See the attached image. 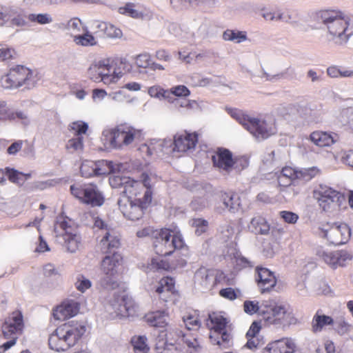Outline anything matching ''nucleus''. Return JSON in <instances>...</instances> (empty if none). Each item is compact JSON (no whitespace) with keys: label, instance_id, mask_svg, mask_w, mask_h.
Segmentation results:
<instances>
[{"label":"nucleus","instance_id":"f257e3e1","mask_svg":"<svg viewBox=\"0 0 353 353\" xmlns=\"http://www.w3.org/2000/svg\"><path fill=\"white\" fill-rule=\"evenodd\" d=\"M316 16L323 25L328 44L343 46L353 36V14L340 10H319Z\"/></svg>","mask_w":353,"mask_h":353},{"label":"nucleus","instance_id":"f03ea898","mask_svg":"<svg viewBox=\"0 0 353 353\" xmlns=\"http://www.w3.org/2000/svg\"><path fill=\"white\" fill-rule=\"evenodd\" d=\"M243 308L248 314L257 313L268 325L286 326L297 322L293 313L285 305L274 299L263 301L260 304L255 301H245Z\"/></svg>","mask_w":353,"mask_h":353},{"label":"nucleus","instance_id":"7ed1b4c3","mask_svg":"<svg viewBox=\"0 0 353 353\" xmlns=\"http://www.w3.org/2000/svg\"><path fill=\"white\" fill-rule=\"evenodd\" d=\"M138 237L151 236L155 253L159 256H168L176 250H181L188 252L181 232L176 230L161 228L153 230L145 228L137 232Z\"/></svg>","mask_w":353,"mask_h":353},{"label":"nucleus","instance_id":"20e7f679","mask_svg":"<svg viewBox=\"0 0 353 353\" xmlns=\"http://www.w3.org/2000/svg\"><path fill=\"white\" fill-rule=\"evenodd\" d=\"M230 115L242 125L257 140H264L276 133L275 121L272 117L259 119L251 117L239 109H228Z\"/></svg>","mask_w":353,"mask_h":353},{"label":"nucleus","instance_id":"39448f33","mask_svg":"<svg viewBox=\"0 0 353 353\" xmlns=\"http://www.w3.org/2000/svg\"><path fill=\"white\" fill-rule=\"evenodd\" d=\"M27 19L40 25L51 23L52 16L48 13L30 14L28 16L23 10L14 6L0 7V27L3 26L24 27L28 24Z\"/></svg>","mask_w":353,"mask_h":353},{"label":"nucleus","instance_id":"423d86ee","mask_svg":"<svg viewBox=\"0 0 353 353\" xmlns=\"http://www.w3.org/2000/svg\"><path fill=\"white\" fill-rule=\"evenodd\" d=\"M88 76L94 82L105 85L117 83L123 76L117 63L111 59H103L92 63L88 69Z\"/></svg>","mask_w":353,"mask_h":353},{"label":"nucleus","instance_id":"0eeeda50","mask_svg":"<svg viewBox=\"0 0 353 353\" xmlns=\"http://www.w3.org/2000/svg\"><path fill=\"white\" fill-rule=\"evenodd\" d=\"M105 141L112 148L120 149L139 141L142 137L141 130L128 124H120L114 128L105 130L102 133Z\"/></svg>","mask_w":353,"mask_h":353},{"label":"nucleus","instance_id":"6e6552de","mask_svg":"<svg viewBox=\"0 0 353 353\" xmlns=\"http://www.w3.org/2000/svg\"><path fill=\"white\" fill-rule=\"evenodd\" d=\"M57 241L70 253H75L81 245V236L72 226L71 220L59 217L54 225Z\"/></svg>","mask_w":353,"mask_h":353},{"label":"nucleus","instance_id":"1a4fd4ad","mask_svg":"<svg viewBox=\"0 0 353 353\" xmlns=\"http://www.w3.org/2000/svg\"><path fill=\"white\" fill-rule=\"evenodd\" d=\"M85 327L83 325L71 327L64 325L59 327L50 336L49 346L55 351H65L73 346L85 333Z\"/></svg>","mask_w":353,"mask_h":353},{"label":"nucleus","instance_id":"9d476101","mask_svg":"<svg viewBox=\"0 0 353 353\" xmlns=\"http://www.w3.org/2000/svg\"><path fill=\"white\" fill-rule=\"evenodd\" d=\"M210 325V340L212 345H217L220 350L231 347L233 345V338L227 328L228 323L226 318L221 314L213 312L209 314Z\"/></svg>","mask_w":353,"mask_h":353},{"label":"nucleus","instance_id":"9b49d317","mask_svg":"<svg viewBox=\"0 0 353 353\" xmlns=\"http://www.w3.org/2000/svg\"><path fill=\"white\" fill-rule=\"evenodd\" d=\"M37 81V79L33 72L23 65L12 68L0 79L1 85L5 89H16L21 86L30 89L35 86Z\"/></svg>","mask_w":353,"mask_h":353},{"label":"nucleus","instance_id":"f8f14e48","mask_svg":"<svg viewBox=\"0 0 353 353\" xmlns=\"http://www.w3.org/2000/svg\"><path fill=\"white\" fill-rule=\"evenodd\" d=\"M314 197L317 200L320 208L328 213L340 210L345 200L340 192L322 184L314 190Z\"/></svg>","mask_w":353,"mask_h":353},{"label":"nucleus","instance_id":"ddd939ff","mask_svg":"<svg viewBox=\"0 0 353 353\" xmlns=\"http://www.w3.org/2000/svg\"><path fill=\"white\" fill-rule=\"evenodd\" d=\"M122 256L114 252L106 256L101 261V270L104 276L101 280V285L107 290H114L119 286L117 276L122 265Z\"/></svg>","mask_w":353,"mask_h":353},{"label":"nucleus","instance_id":"4468645a","mask_svg":"<svg viewBox=\"0 0 353 353\" xmlns=\"http://www.w3.org/2000/svg\"><path fill=\"white\" fill-rule=\"evenodd\" d=\"M152 201V192L145 191L143 199L122 197L118 201V205L123 216L132 221L139 220Z\"/></svg>","mask_w":353,"mask_h":353},{"label":"nucleus","instance_id":"2eb2a0df","mask_svg":"<svg viewBox=\"0 0 353 353\" xmlns=\"http://www.w3.org/2000/svg\"><path fill=\"white\" fill-rule=\"evenodd\" d=\"M123 169V164L103 159L97 161L85 160L81 163L80 171L83 177L90 178L119 173Z\"/></svg>","mask_w":353,"mask_h":353},{"label":"nucleus","instance_id":"dca6fc26","mask_svg":"<svg viewBox=\"0 0 353 353\" xmlns=\"http://www.w3.org/2000/svg\"><path fill=\"white\" fill-rule=\"evenodd\" d=\"M72 194L81 203L92 207L101 206L105 201L104 196L96 185H72L70 186Z\"/></svg>","mask_w":353,"mask_h":353},{"label":"nucleus","instance_id":"f3484780","mask_svg":"<svg viewBox=\"0 0 353 353\" xmlns=\"http://www.w3.org/2000/svg\"><path fill=\"white\" fill-rule=\"evenodd\" d=\"M23 328V316L20 312H14L6 319L2 325V333L5 338H10V340L0 346V353L4 352L16 343L17 335L21 333Z\"/></svg>","mask_w":353,"mask_h":353},{"label":"nucleus","instance_id":"a211bd4d","mask_svg":"<svg viewBox=\"0 0 353 353\" xmlns=\"http://www.w3.org/2000/svg\"><path fill=\"white\" fill-rule=\"evenodd\" d=\"M184 333L176 326L168 325L159 332L155 344L156 353H170L175 343H181Z\"/></svg>","mask_w":353,"mask_h":353},{"label":"nucleus","instance_id":"6ab92c4d","mask_svg":"<svg viewBox=\"0 0 353 353\" xmlns=\"http://www.w3.org/2000/svg\"><path fill=\"white\" fill-rule=\"evenodd\" d=\"M107 310L112 318L126 317L134 314V303L124 292L121 294H114V297L110 301Z\"/></svg>","mask_w":353,"mask_h":353},{"label":"nucleus","instance_id":"aec40b11","mask_svg":"<svg viewBox=\"0 0 353 353\" xmlns=\"http://www.w3.org/2000/svg\"><path fill=\"white\" fill-rule=\"evenodd\" d=\"M94 228L102 232L103 236L100 240L99 246L103 252H111L112 249L119 246L120 241L116 232L101 218H94Z\"/></svg>","mask_w":353,"mask_h":353},{"label":"nucleus","instance_id":"412c9836","mask_svg":"<svg viewBox=\"0 0 353 353\" xmlns=\"http://www.w3.org/2000/svg\"><path fill=\"white\" fill-rule=\"evenodd\" d=\"M316 254L319 259L334 269L339 266H345L352 259V254L346 250L332 252L323 248H318Z\"/></svg>","mask_w":353,"mask_h":353},{"label":"nucleus","instance_id":"4be33fe9","mask_svg":"<svg viewBox=\"0 0 353 353\" xmlns=\"http://www.w3.org/2000/svg\"><path fill=\"white\" fill-rule=\"evenodd\" d=\"M323 234L331 244L339 245L348 241L351 232L350 228L347 224L334 223L327 229L323 230Z\"/></svg>","mask_w":353,"mask_h":353},{"label":"nucleus","instance_id":"5701e85b","mask_svg":"<svg viewBox=\"0 0 353 353\" xmlns=\"http://www.w3.org/2000/svg\"><path fill=\"white\" fill-rule=\"evenodd\" d=\"M212 159L214 166L224 174H230L234 168L235 161L228 149L218 148Z\"/></svg>","mask_w":353,"mask_h":353},{"label":"nucleus","instance_id":"b1692460","mask_svg":"<svg viewBox=\"0 0 353 353\" xmlns=\"http://www.w3.org/2000/svg\"><path fill=\"white\" fill-rule=\"evenodd\" d=\"M198 141V135L196 132L188 133L185 132L175 135L172 145L174 147L172 151L188 152L192 151Z\"/></svg>","mask_w":353,"mask_h":353},{"label":"nucleus","instance_id":"393cba45","mask_svg":"<svg viewBox=\"0 0 353 353\" xmlns=\"http://www.w3.org/2000/svg\"><path fill=\"white\" fill-rule=\"evenodd\" d=\"M240 208V198L237 194L224 192L221 194L220 201L216 203L214 210L219 214H223L226 210L235 213Z\"/></svg>","mask_w":353,"mask_h":353},{"label":"nucleus","instance_id":"a878e982","mask_svg":"<svg viewBox=\"0 0 353 353\" xmlns=\"http://www.w3.org/2000/svg\"><path fill=\"white\" fill-rule=\"evenodd\" d=\"M172 145L171 140L152 139L148 143L141 145L139 150L142 153H146L148 156L153 154L159 156L161 154L172 152Z\"/></svg>","mask_w":353,"mask_h":353},{"label":"nucleus","instance_id":"bb28decb","mask_svg":"<svg viewBox=\"0 0 353 353\" xmlns=\"http://www.w3.org/2000/svg\"><path fill=\"white\" fill-rule=\"evenodd\" d=\"M256 274L255 279L261 293L269 292L276 285V277L268 268L256 267Z\"/></svg>","mask_w":353,"mask_h":353},{"label":"nucleus","instance_id":"cd10ccee","mask_svg":"<svg viewBox=\"0 0 353 353\" xmlns=\"http://www.w3.org/2000/svg\"><path fill=\"white\" fill-rule=\"evenodd\" d=\"M79 311V303L73 300L64 301L57 306L53 312V316L55 319L64 321L67 319L74 316Z\"/></svg>","mask_w":353,"mask_h":353},{"label":"nucleus","instance_id":"c85d7f7f","mask_svg":"<svg viewBox=\"0 0 353 353\" xmlns=\"http://www.w3.org/2000/svg\"><path fill=\"white\" fill-rule=\"evenodd\" d=\"M297 170L292 167L286 166L275 172L278 184L281 188L290 186L294 181L299 179Z\"/></svg>","mask_w":353,"mask_h":353},{"label":"nucleus","instance_id":"c756f323","mask_svg":"<svg viewBox=\"0 0 353 353\" xmlns=\"http://www.w3.org/2000/svg\"><path fill=\"white\" fill-rule=\"evenodd\" d=\"M174 281L171 277H164L160 280L154 291L155 296L163 301H168L172 294Z\"/></svg>","mask_w":353,"mask_h":353},{"label":"nucleus","instance_id":"7c9ffc66","mask_svg":"<svg viewBox=\"0 0 353 353\" xmlns=\"http://www.w3.org/2000/svg\"><path fill=\"white\" fill-rule=\"evenodd\" d=\"M118 12L135 19H142L146 15L145 9L141 5L132 2H128L119 7Z\"/></svg>","mask_w":353,"mask_h":353},{"label":"nucleus","instance_id":"2f4dec72","mask_svg":"<svg viewBox=\"0 0 353 353\" xmlns=\"http://www.w3.org/2000/svg\"><path fill=\"white\" fill-rule=\"evenodd\" d=\"M311 141L319 147L330 146L337 141L338 135L333 132L315 131L310 134Z\"/></svg>","mask_w":353,"mask_h":353},{"label":"nucleus","instance_id":"473e14b6","mask_svg":"<svg viewBox=\"0 0 353 353\" xmlns=\"http://www.w3.org/2000/svg\"><path fill=\"white\" fill-rule=\"evenodd\" d=\"M213 279V274L208 269L203 267L198 269L194 276V283L202 290H206L212 286Z\"/></svg>","mask_w":353,"mask_h":353},{"label":"nucleus","instance_id":"72a5a7b5","mask_svg":"<svg viewBox=\"0 0 353 353\" xmlns=\"http://www.w3.org/2000/svg\"><path fill=\"white\" fill-rule=\"evenodd\" d=\"M248 228L249 231L255 234L266 235L270 232V225L266 219L259 215L251 219Z\"/></svg>","mask_w":353,"mask_h":353},{"label":"nucleus","instance_id":"f704fd0d","mask_svg":"<svg viewBox=\"0 0 353 353\" xmlns=\"http://www.w3.org/2000/svg\"><path fill=\"white\" fill-rule=\"evenodd\" d=\"M96 28L101 33V35L110 39H119L123 36L121 29L113 24L101 21L96 23Z\"/></svg>","mask_w":353,"mask_h":353},{"label":"nucleus","instance_id":"c9c22d12","mask_svg":"<svg viewBox=\"0 0 353 353\" xmlns=\"http://www.w3.org/2000/svg\"><path fill=\"white\" fill-rule=\"evenodd\" d=\"M333 324L334 320L331 316L323 314L321 310H317L312 319V330L315 333L319 332L325 325Z\"/></svg>","mask_w":353,"mask_h":353},{"label":"nucleus","instance_id":"e433bc0d","mask_svg":"<svg viewBox=\"0 0 353 353\" xmlns=\"http://www.w3.org/2000/svg\"><path fill=\"white\" fill-rule=\"evenodd\" d=\"M146 321L152 326L164 327L168 325V315L165 311H155L145 316Z\"/></svg>","mask_w":353,"mask_h":353},{"label":"nucleus","instance_id":"4c0bfd02","mask_svg":"<svg viewBox=\"0 0 353 353\" xmlns=\"http://www.w3.org/2000/svg\"><path fill=\"white\" fill-rule=\"evenodd\" d=\"M298 15L299 12L295 10H287L284 12L281 9H278L277 18L279 21L290 24L294 28H297L299 25L296 20Z\"/></svg>","mask_w":353,"mask_h":353},{"label":"nucleus","instance_id":"58836bf2","mask_svg":"<svg viewBox=\"0 0 353 353\" xmlns=\"http://www.w3.org/2000/svg\"><path fill=\"white\" fill-rule=\"evenodd\" d=\"M222 38L224 41H233L240 43L247 40V33L245 31L227 29L223 33Z\"/></svg>","mask_w":353,"mask_h":353},{"label":"nucleus","instance_id":"ea45409f","mask_svg":"<svg viewBox=\"0 0 353 353\" xmlns=\"http://www.w3.org/2000/svg\"><path fill=\"white\" fill-rule=\"evenodd\" d=\"M143 189L141 182L135 181L129 177L125 185L122 193L125 194L123 197L132 198L133 196H137Z\"/></svg>","mask_w":353,"mask_h":353},{"label":"nucleus","instance_id":"a19ab883","mask_svg":"<svg viewBox=\"0 0 353 353\" xmlns=\"http://www.w3.org/2000/svg\"><path fill=\"white\" fill-rule=\"evenodd\" d=\"M148 339L145 336H134L131 339V343L134 353H148L150 347Z\"/></svg>","mask_w":353,"mask_h":353},{"label":"nucleus","instance_id":"79ce46f5","mask_svg":"<svg viewBox=\"0 0 353 353\" xmlns=\"http://www.w3.org/2000/svg\"><path fill=\"white\" fill-rule=\"evenodd\" d=\"M275 348H277L281 353H293L295 349V344L291 339L283 338L273 341Z\"/></svg>","mask_w":353,"mask_h":353},{"label":"nucleus","instance_id":"37998d69","mask_svg":"<svg viewBox=\"0 0 353 353\" xmlns=\"http://www.w3.org/2000/svg\"><path fill=\"white\" fill-rule=\"evenodd\" d=\"M183 343L187 346L188 353H199L201 350V346L198 340L190 335L184 334L181 343Z\"/></svg>","mask_w":353,"mask_h":353},{"label":"nucleus","instance_id":"c03bdc74","mask_svg":"<svg viewBox=\"0 0 353 353\" xmlns=\"http://www.w3.org/2000/svg\"><path fill=\"white\" fill-rule=\"evenodd\" d=\"M334 330L341 336L350 332L352 325L350 324L343 316L339 317L334 321Z\"/></svg>","mask_w":353,"mask_h":353},{"label":"nucleus","instance_id":"a18cd8bd","mask_svg":"<svg viewBox=\"0 0 353 353\" xmlns=\"http://www.w3.org/2000/svg\"><path fill=\"white\" fill-rule=\"evenodd\" d=\"M65 147L70 152H82L83 150V137H74L69 139Z\"/></svg>","mask_w":353,"mask_h":353},{"label":"nucleus","instance_id":"49530a36","mask_svg":"<svg viewBox=\"0 0 353 353\" xmlns=\"http://www.w3.org/2000/svg\"><path fill=\"white\" fill-rule=\"evenodd\" d=\"M69 130L74 137L83 136L88 130V124L82 121H74L69 125Z\"/></svg>","mask_w":353,"mask_h":353},{"label":"nucleus","instance_id":"de8ad7c7","mask_svg":"<svg viewBox=\"0 0 353 353\" xmlns=\"http://www.w3.org/2000/svg\"><path fill=\"white\" fill-rule=\"evenodd\" d=\"M74 41L82 46H92L97 43L95 38L89 33L74 36Z\"/></svg>","mask_w":353,"mask_h":353},{"label":"nucleus","instance_id":"09e8293b","mask_svg":"<svg viewBox=\"0 0 353 353\" xmlns=\"http://www.w3.org/2000/svg\"><path fill=\"white\" fill-rule=\"evenodd\" d=\"M6 175L8 177V179L14 183L18 185H23L24 183V179H23V174L22 172H19V171L10 168L8 167L6 168Z\"/></svg>","mask_w":353,"mask_h":353},{"label":"nucleus","instance_id":"8fccbe9b","mask_svg":"<svg viewBox=\"0 0 353 353\" xmlns=\"http://www.w3.org/2000/svg\"><path fill=\"white\" fill-rule=\"evenodd\" d=\"M151 270H168L170 269L168 262L161 257L153 258L149 265Z\"/></svg>","mask_w":353,"mask_h":353},{"label":"nucleus","instance_id":"3c124183","mask_svg":"<svg viewBox=\"0 0 353 353\" xmlns=\"http://www.w3.org/2000/svg\"><path fill=\"white\" fill-rule=\"evenodd\" d=\"M92 286L91 281L83 274H78L76 278V288L83 293Z\"/></svg>","mask_w":353,"mask_h":353},{"label":"nucleus","instance_id":"603ef678","mask_svg":"<svg viewBox=\"0 0 353 353\" xmlns=\"http://www.w3.org/2000/svg\"><path fill=\"white\" fill-rule=\"evenodd\" d=\"M297 172L299 179L310 181L319 174V170L316 167H312L297 170Z\"/></svg>","mask_w":353,"mask_h":353},{"label":"nucleus","instance_id":"864d4df0","mask_svg":"<svg viewBox=\"0 0 353 353\" xmlns=\"http://www.w3.org/2000/svg\"><path fill=\"white\" fill-rule=\"evenodd\" d=\"M11 109L6 101L0 100V123L10 121V118L12 117Z\"/></svg>","mask_w":353,"mask_h":353},{"label":"nucleus","instance_id":"5fc2aeb1","mask_svg":"<svg viewBox=\"0 0 353 353\" xmlns=\"http://www.w3.org/2000/svg\"><path fill=\"white\" fill-rule=\"evenodd\" d=\"M11 113L12 114V117L10 118V121H20L23 125H28L30 123V119L26 112L14 110L13 108L11 109Z\"/></svg>","mask_w":353,"mask_h":353},{"label":"nucleus","instance_id":"6e6d98bb","mask_svg":"<svg viewBox=\"0 0 353 353\" xmlns=\"http://www.w3.org/2000/svg\"><path fill=\"white\" fill-rule=\"evenodd\" d=\"M293 72L294 70L290 68H287L285 71L283 72L278 73L276 74H270L266 72L265 71H263L260 77L261 79H265L266 81L276 82L280 80L281 79H283L285 74Z\"/></svg>","mask_w":353,"mask_h":353},{"label":"nucleus","instance_id":"4d7b16f0","mask_svg":"<svg viewBox=\"0 0 353 353\" xmlns=\"http://www.w3.org/2000/svg\"><path fill=\"white\" fill-rule=\"evenodd\" d=\"M192 225L195 228V233L201 235L207 230L208 222L203 219H194L192 220Z\"/></svg>","mask_w":353,"mask_h":353},{"label":"nucleus","instance_id":"13d9d810","mask_svg":"<svg viewBox=\"0 0 353 353\" xmlns=\"http://www.w3.org/2000/svg\"><path fill=\"white\" fill-rule=\"evenodd\" d=\"M135 64L139 68H150V65L152 64L150 55L147 53L139 54L135 59Z\"/></svg>","mask_w":353,"mask_h":353},{"label":"nucleus","instance_id":"bf43d9fd","mask_svg":"<svg viewBox=\"0 0 353 353\" xmlns=\"http://www.w3.org/2000/svg\"><path fill=\"white\" fill-rule=\"evenodd\" d=\"M261 17L264 20L267 21H279V19L277 18L278 16V9L276 10H273L269 9L266 7H263L261 9Z\"/></svg>","mask_w":353,"mask_h":353},{"label":"nucleus","instance_id":"052dcab7","mask_svg":"<svg viewBox=\"0 0 353 353\" xmlns=\"http://www.w3.org/2000/svg\"><path fill=\"white\" fill-rule=\"evenodd\" d=\"M129 177L120 176V175H114L109 179L110 185L113 188H124L126 184Z\"/></svg>","mask_w":353,"mask_h":353},{"label":"nucleus","instance_id":"680f3d73","mask_svg":"<svg viewBox=\"0 0 353 353\" xmlns=\"http://www.w3.org/2000/svg\"><path fill=\"white\" fill-rule=\"evenodd\" d=\"M169 90L175 97L179 98H185L190 94L189 89L183 85L173 86Z\"/></svg>","mask_w":353,"mask_h":353},{"label":"nucleus","instance_id":"e2e57ef3","mask_svg":"<svg viewBox=\"0 0 353 353\" xmlns=\"http://www.w3.org/2000/svg\"><path fill=\"white\" fill-rule=\"evenodd\" d=\"M165 91L166 90L159 85H153L148 88V93L151 97L161 100Z\"/></svg>","mask_w":353,"mask_h":353},{"label":"nucleus","instance_id":"0e129e2a","mask_svg":"<svg viewBox=\"0 0 353 353\" xmlns=\"http://www.w3.org/2000/svg\"><path fill=\"white\" fill-rule=\"evenodd\" d=\"M14 50L8 48L6 44L0 43V60L5 61L11 59L14 54Z\"/></svg>","mask_w":353,"mask_h":353},{"label":"nucleus","instance_id":"69168bd1","mask_svg":"<svg viewBox=\"0 0 353 353\" xmlns=\"http://www.w3.org/2000/svg\"><path fill=\"white\" fill-rule=\"evenodd\" d=\"M209 205L208 200L205 197H199L191 202V206L194 210H201Z\"/></svg>","mask_w":353,"mask_h":353},{"label":"nucleus","instance_id":"338daca9","mask_svg":"<svg viewBox=\"0 0 353 353\" xmlns=\"http://www.w3.org/2000/svg\"><path fill=\"white\" fill-rule=\"evenodd\" d=\"M183 323L188 330H196L200 327V321L198 318L193 316H189L183 319Z\"/></svg>","mask_w":353,"mask_h":353},{"label":"nucleus","instance_id":"774afa93","mask_svg":"<svg viewBox=\"0 0 353 353\" xmlns=\"http://www.w3.org/2000/svg\"><path fill=\"white\" fill-rule=\"evenodd\" d=\"M280 216L288 223H295L299 219L296 214L290 211H281Z\"/></svg>","mask_w":353,"mask_h":353}]
</instances>
